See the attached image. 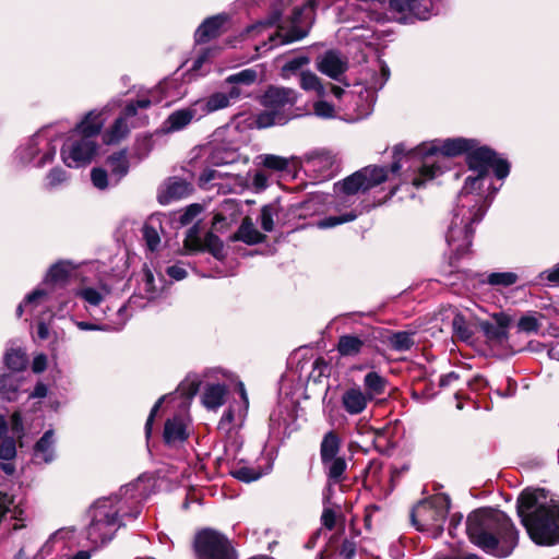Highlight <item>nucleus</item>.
Returning a JSON list of instances; mask_svg holds the SVG:
<instances>
[{"mask_svg":"<svg viewBox=\"0 0 559 559\" xmlns=\"http://www.w3.org/2000/svg\"><path fill=\"white\" fill-rule=\"evenodd\" d=\"M138 481L120 488L119 495L100 498L91 508V523L87 527L88 540L100 546L110 542L117 531L126 525L124 518L136 519L140 509L135 507L130 513L126 511L129 500H135Z\"/></svg>","mask_w":559,"mask_h":559,"instance_id":"20e7f679","label":"nucleus"},{"mask_svg":"<svg viewBox=\"0 0 559 559\" xmlns=\"http://www.w3.org/2000/svg\"><path fill=\"white\" fill-rule=\"evenodd\" d=\"M106 166L110 174L112 186H117L129 173V159L126 151H119L106 159Z\"/></svg>","mask_w":559,"mask_h":559,"instance_id":"393cba45","label":"nucleus"},{"mask_svg":"<svg viewBox=\"0 0 559 559\" xmlns=\"http://www.w3.org/2000/svg\"><path fill=\"white\" fill-rule=\"evenodd\" d=\"M371 400L365 394L360 385L353 384L343 390L341 395V405L348 415H359L364 413Z\"/></svg>","mask_w":559,"mask_h":559,"instance_id":"dca6fc26","label":"nucleus"},{"mask_svg":"<svg viewBox=\"0 0 559 559\" xmlns=\"http://www.w3.org/2000/svg\"><path fill=\"white\" fill-rule=\"evenodd\" d=\"M56 439L52 429L47 430L35 443L33 449V462L35 464H49L56 457Z\"/></svg>","mask_w":559,"mask_h":559,"instance_id":"6ab92c4d","label":"nucleus"},{"mask_svg":"<svg viewBox=\"0 0 559 559\" xmlns=\"http://www.w3.org/2000/svg\"><path fill=\"white\" fill-rule=\"evenodd\" d=\"M413 333L401 331L389 337L390 346L399 352L408 350L414 345Z\"/></svg>","mask_w":559,"mask_h":559,"instance_id":"a19ab883","label":"nucleus"},{"mask_svg":"<svg viewBox=\"0 0 559 559\" xmlns=\"http://www.w3.org/2000/svg\"><path fill=\"white\" fill-rule=\"evenodd\" d=\"M475 145L474 139L449 138L444 140L436 139L430 142H424L415 148L407 150L404 144L394 146L395 162L391 165L390 171L399 173L402 168V159H419L418 176L413 179L416 188L424 186L426 180H431L443 173L440 164V156L453 157L466 153Z\"/></svg>","mask_w":559,"mask_h":559,"instance_id":"7ed1b4c3","label":"nucleus"},{"mask_svg":"<svg viewBox=\"0 0 559 559\" xmlns=\"http://www.w3.org/2000/svg\"><path fill=\"white\" fill-rule=\"evenodd\" d=\"M518 515L531 538L539 545L559 542V500L545 489H526L516 501Z\"/></svg>","mask_w":559,"mask_h":559,"instance_id":"f03ea898","label":"nucleus"},{"mask_svg":"<svg viewBox=\"0 0 559 559\" xmlns=\"http://www.w3.org/2000/svg\"><path fill=\"white\" fill-rule=\"evenodd\" d=\"M385 0H347L344 7L338 9V20L381 22L385 17Z\"/></svg>","mask_w":559,"mask_h":559,"instance_id":"9b49d317","label":"nucleus"},{"mask_svg":"<svg viewBox=\"0 0 559 559\" xmlns=\"http://www.w3.org/2000/svg\"><path fill=\"white\" fill-rule=\"evenodd\" d=\"M290 119V114H283L282 111H274L265 108L264 111L257 115L254 124L259 129H265L273 126L285 124Z\"/></svg>","mask_w":559,"mask_h":559,"instance_id":"cd10ccee","label":"nucleus"},{"mask_svg":"<svg viewBox=\"0 0 559 559\" xmlns=\"http://www.w3.org/2000/svg\"><path fill=\"white\" fill-rule=\"evenodd\" d=\"M453 330H454V333L455 335L463 340V341H468L471 337H472V331L469 330V328L466 325L463 317L461 316H456L454 319H453Z\"/></svg>","mask_w":559,"mask_h":559,"instance_id":"13d9d810","label":"nucleus"},{"mask_svg":"<svg viewBox=\"0 0 559 559\" xmlns=\"http://www.w3.org/2000/svg\"><path fill=\"white\" fill-rule=\"evenodd\" d=\"M240 90L233 87L228 94L217 92L209 96L206 99H198L194 102L195 107L202 110V117L216 110L226 108L229 106L230 100L237 99L240 96Z\"/></svg>","mask_w":559,"mask_h":559,"instance_id":"a211bd4d","label":"nucleus"},{"mask_svg":"<svg viewBox=\"0 0 559 559\" xmlns=\"http://www.w3.org/2000/svg\"><path fill=\"white\" fill-rule=\"evenodd\" d=\"M160 224L156 218H150L142 228L143 239L145 240L146 247L151 251L158 249L160 243V237L158 228Z\"/></svg>","mask_w":559,"mask_h":559,"instance_id":"473e14b6","label":"nucleus"},{"mask_svg":"<svg viewBox=\"0 0 559 559\" xmlns=\"http://www.w3.org/2000/svg\"><path fill=\"white\" fill-rule=\"evenodd\" d=\"M91 180L93 186L98 190H105L109 186H112L110 174L108 175L107 170L104 168H93L91 170Z\"/></svg>","mask_w":559,"mask_h":559,"instance_id":"09e8293b","label":"nucleus"},{"mask_svg":"<svg viewBox=\"0 0 559 559\" xmlns=\"http://www.w3.org/2000/svg\"><path fill=\"white\" fill-rule=\"evenodd\" d=\"M227 386L215 383L207 384L202 394V403L207 409L215 411L221 407L226 400Z\"/></svg>","mask_w":559,"mask_h":559,"instance_id":"bb28decb","label":"nucleus"},{"mask_svg":"<svg viewBox=\"0 0 559 559\" xmlns=\"http://www.w3.org/2000/svg\"><path fill=\"white\" fill-rule=\"evenodd\" d=\"M239 154L234 150L215 147L209 156V163L213 166L229 165L236 163Z\"/></svg>","mask_w":559,"mask_h":559,"instance_id":"58836bf2","label":"nucleus"},{"mask_svg":"<svg viewBox=\"0 0 559 559\" xmlns=\"http://www.w3.org/2000/svg\"><path fill=\"white\" fill-rule=\"evenodd\" d=\"M487 210L486 199L477 197L471 205L462 207L461 194H459L457 204L453 211V217L447 233V242L452 252L457 255L466 253L472 245L474 223H478L484 217Z\"/></svg>","mask_w":559,"mask_h":559,"instance_id":"39448f33","label":"nucleus"},{"mask_svg":"<svg viewBox=\"0 0 559 559\" xmlns=\"http://www.w3.org/2000/svg\"><path fill=\"white\" fill-rule=\"evenodd\" d=\"M143 290L147 299H154L157 295V287L155 286V278L151 270L144 269L143 271Z\"/></svg>","mask_w":559,"mask_h":559,"instance_id":"4d7b16f0","label":"nucleus"},{"mask_svg":"<svg viewBox=\"0 0 559 559\" xmlns=\"http://www.w3.org/2000/svg\"><path fill=\"white\" fill-rule=\"evenodd\" d=\"M313 110L316 116L320 118H333L334 117V107L324 100L316 102L313 105Z\"/></svg>","mask_w":559,"mask_h":559,"instance_id":"0e129e2a","label":"nucleus"},{"mask_svg":"<svg viewBox=\"0 0 559 559\" xmlns=\"http://www.w3.org/2000/svg\"><path fill=\"white\" fill-rule=\"evenodd\" d=\"M299 84L306 92H314L319 97H323L325 95V88L320 79L311 71H301L299 73Z\"/></svg>","mask_w":559,"mask_h":559,"instance_id":"c9c22d12","label":"nucleus"},{"mask_svg":"<svg viewBox=\"0 0 559 559\" xmlns=\"http://www.w3.org/2000/svg\"><path fill=\"white\" fill-rule=\"evenodd\" d=\"M340 439L333 431H329L328 433L324 435L323 440L321 442V461H328L329 459L337 457Z\"/></svg>","mask_w":559,"mask_h":559,"instance_id":"4c0bfd02","label":"nucleus"},{"mask_svg":"<svg viewBox=\"0 0 559 559\" xmlns=\"http://www.w3.org/2000/svg\"><path fill=\"white\" fill-rule=\"evenodd\" d=\"M449 512V502L443 498H433L419 502L412 511V522L418 531L428 532L438 537Z\"/></svg>","mask_w":559,"mask_h":559,"instance_id":"6e6552de","label":"nucleus"},{"mask_svg":"<svg viewBox=\"0 0 559 559\" xmlns=\"http://www.w3.org/2000/svg\"><path fill=\"white\" fill-rule=\"evenodd\" d=\"M265 236L262 235L253 225L249 217H246L239 226L235 239L241 240L248 245L260 243L264 240Z\"/></svg>","mask_w":559,"mask_h":559,"instance_id":"c85d7f7f","label":"nucleus"},{"mask_svg":"<svg viewBox=\"0 0 559 559\" xmlns=\"http://www.w3.org/2000/svg\"><path fill=\"white\" fill-rule=\"evenodd\" d=\"M497 154L488 146L479 145L478 141L475 140V145L466 154V162L471 171L474 175L466 177L464 186L460 192L462 200V207H466L472 204L474 199L477 197H484L477 193L480 190L484 180L488 175L490 165L495 162Z\"/></svg>","mask_w":559,"mask_h":559,"instance_id":"423d86ee","label":"nucleus"},{"mask_svg":"<svg viewBox=\"0 0 559 559\" xmlns=\"http://www.w3.org/2000/svg\"><path fill=\"white\" fill-rule=\"evenodd\" d=\"M498 179H504L510 173V165L506 159L495 156V162L490 165Z\"/></svg>","mask_w":559,"mask_h":559,"instance_id":"e2e57ef3","label":"nucleus"},{"mask_svg":"<svg viewBox=\"0 0 559 559\" xmlns=\"http://www.w3.org/2000/svg\"><path fill=\"white\" fill-rule=\"evenodd\" d=\"M166 273L175 281H181L187 277V270L182 263H176L166 269Z\"/></svg>","mask_w":559,"mask_h":559,"instance_id":"338daca9","label":"nucleus"},{"mask_svg":"<svg viewBox=\"0 0 559 559\" xmlns=\"http://www.w3.org/2000/svg\"><path fill=\"white\" fill-rule=\"evenodd\" d=\"M191 192V186L183 179L171 178L158 193V201L162 204H168L174 200L187 197Z\"/></svg>","mask_w":559,"mask_h":559,"instance_id":"5701e85b","label":"nucleus"},{"mask_svg":"<svg viewBox=\"0 0 559 559\" xmlns=\"http://www.w3.org/2000/svg\"><path fill=\"white\" fill-rule=\"evenodd\" d=\"M185 248L189 252H194V251L201 250L202 241L199 236L197 226H193L189 229L187 237L185 239Z\"/></svg>","mask_w":559,"mask_h":559,"instance_id":"6e6d98bb","label":"nucleus"},{"mask_svg":"<svg viewBox=\"0 0 559 559\" xmlns=\"http://www.w3.org/2000/svg\"><path fill=\"white\" fill-rule=\"evenodd\" d=\"M47 299L48 294L46 290L35 289L33 293L26 296L24 302L19 305L16 314L20 317L24 309H28L34 316H36L35 310L40 306H45Z\"/></svg>","mask_w":559,"mask_h":559,"instance_id":"72a5a7b5","label":"nucleus"},{"mask_svg":"<svg viewBox=\"0 0 559 559\" xmlns=\"http://www.w3.org/2000/svg\"><path fill=\"white\" fill-rule=\"evenodd\" d=\"M518 326L523 332H536L539 328V323L536 318L532 316L522 317L519 320Z\"/></svg>","mask_w":559,"mask_h":559,"instance_id":"69168bd1","label":"nucleus"},{"mask_svg":"<svg viewBox=\"0 0 559 559\" xmlns=\"http://www.w3.org/2000/svg\"><path fill=\"white\" fill-rule=\"evenodd\" d=\"M226 21L227 15L225 14H217L205 19L194 33L195 41L203 44L217 37Z\"/></svg>","mask_w":559,"mask_h":559,"instance_id":"412c9836","label":"nucleus"},{"mask_svg":"<svg viewBox=\"0 0 559 559\" xmlns=\"http://www.w3.org/2000/svg\"><path fill=\"white\" fill-rule=\"evenodd\" d=\"M105 120L102 118V111L91 110L85 115L81 122L73 130L76 135L91 136L94 139L102 130Z\"/></svg>","mask_w":559,"mask_h":559,"instance_id":"a878e982","label":"nucleus"},{"mask_svg":"<svg viewBox=\"0 0 559 559\" xmlns=\"http://www.w3.org/2000/svg\"><path fill=\"white\" fill-rule=\"evenodd\" d=\"M197 559H237L230 540L218 531L204 528L194 538Z\"/></svg>","mask_w":559,"mask_h":559,"instance_id":"9d476101","label":"nucleus"},{"mask_svg":"<svg viewBox=\"0 0 559 559\" xmlns=\"http://www.w3.org/2000/svg\"><path fill=\"white\" fill-rule=\"evenodd\" d=\"M317 68L331 79L338 80L347 70V60L337 51L329 50L318 58Z\"/></svg>","mask_w":559,"mask_h":559,"instance_id":"f3484780","label":"nucleus"},{"mask_svg":"<svg viewBox=\"0 0 559 559\" xmlns=\"http://www.w3.org/2000/svg\"><path fill=\"white\" fill-rule=\"evenodd\" d=\"M276 211L273 205H264L261 210V227L264 231H272L274 229V215Z\"/></svg>","mask_w":559,"mask_h":559,"instance_id":"5fc2aeb1","label":"nucleus"},{"mask_svg":"<svg viewBox=\"0 0 559 559\" xmlns=\"http://www.w3.org/2000/svg\"><path fill=\"white\" fill-rule=\"evenodd\" d=\"M411 23L413 19L427 20L431 15V1L430 0H412L409 7Z\"/></svg>","mask_w":559,"mask_h":559,"instance_id":"37998d69","label":"nucleus"},{"mask_svg":"<svg viewBox=\"0 0 559 559\" xmlns=\"http://www.w3.org/2000/svg\"><path fill=\"white\" fill-rule=\"evenodd\" d=\"M225 176L227 177L228 175L216 169L207 168L200 175L199 180L202 187H205L211 182H214V186H218L219 183L216 182V180L223 179Z\"/></svg>","mask_w":559,"mask_h":559,"instance_id":"bf43d9fd","label":"nucleus"},{"mask_svg":"<svg viewBox=\"0 0 559 559\" xmlns=\"http://www.w3.org/2000/svg\"><path fill=\"white\" fill-rule=\"evenodd\" d=\"M16 455L15 442L11 438L2 440L0 444V459L2 461H12Z\"/></svg>","mask_w":559,"mask_h":559,"instance_id":"052dcab7","label":"nucleus"},{"mask_svg":"<svg viewBox=\"0 0 559 559\" xmlns=\"http://www.w3.org/2000/svg\"><path fill=\"white\" fill-rule=\"evenodd\" d=\"M308 164L313 168L330 169L334 164V158L330 153H317L310 157Z\"/></svg>","mask_w":559,"mask_h":559,"instance_id":"3c124183","label":"nucleus"},{"mask_svg":"<svg viewBox=\"0 0 559 559\" xmlns=\"http://www.w3.org/2000/svg\"><path fill=\"white\" fill-rule=\"evenodd\" d=\"M96 152L97 144L95 139L76 135L73 131L71 139L61 148V157L68 167L79 168L90 164Z\"/></svg>","mask_w":559,"mask_h":559,"instance_id":"f8f14e48","label":"nucleus"},{"mask_svg":"<svg viewBox=\"0 0 559 559\" xmlns=\"http://www.w3.org/2000/svg\"><path fill=\"white\" fill-rule=\"evenodd\" d=\"M492 319L495 322L484 321L480 323L481 331L488 340L502 342L507 337L510 318L503 312H497L493 313Z\"/></svg>","mask_w":559,"mask_h":559,"instance_id":"b1692460","label":"nucleus"},{"mask_svg":"<svg viewBox=\"0 0 559 559\" xmlns=\"http://www.w3.org/2000/svg\"><path fill=\"white\" fill-rule=\"evenodd\" d=\"M19 392V377L13 373L0 374V396L7 401H15Z\"/></svg>","mask_w":559,"mask_h":559,"instance_id":"2f4dec72","label":"nucleus"},{"mask_svg":"<svg viewBox=\"0 0 559 559\" xmlns=\"http://www.w3.org/2000/svg\"><path fill=\"white\" fill-rule=\"evenodd\" d=\"M151 100L148 98H140L136 102L129 103L123 115L117 118L114 124L104 133V142L107 144L118 143L129 133L127 119L136 115L138 109L148 108Z\"/></svg>","mask_w":559,"mask_h":559,"instance_id":"ddd939ff","label":"nucleus"},{"mask_svg":"<svg viewBox=\"0 0 559 559\" xmlns=\"http://www.w3.org/2000/svg\"><path fill=\"white\" fill-rule=\"evenodd\" d=\"M309 62L310 59L307 56H298L288 60L282 68V76L288 79Z\"/></svg>","mask_w":559,"mask_h":559,"instance_id":"de8ad7c7","label":"nucleus"},{"mask_svg":"<svg viewBox=\"0 0 559 559\" xmlns=\"http://www.w3.org/2000/svg\"><path fill=\"white\" fill-rule=\"evenodd\" d=\"M202 206L200 204H190L185 209V211L179 216V222L181 225H188L193 222V219L199 216L202 212Z\"/></svg>","mask_w":559,"mask_h":559,"instance_id":"680f3d73","label":"nucleus"},{"mask_svg":"<svg viewBox=\"0 0 559 559\" xmlns=\"http://www.w3.org/2000/svg\"><path fill=\"white\" fill-rule=\"evenodd\" d=\"M68 179L67 171L60 167L52 168L46 176V185L53 189L66 182Z\"/></svg>","mask_w":559,"mask_h":559,"instance_id":"603ef678","label":"nucleus"},{"mask_svg":"<svg viewBox=\"0 0 559 559\" xmlns=\"http://www.w3.org/2000/svg\"><path fill=\"white\" fill-rule=\"evenodd\" d=\"M3 361L4 366L14 374L15 372L25 369L27 365V357L22 349L11 348L7 350Z\"/></svg>","mask_w":559,"mask_h":559,"instance_id":"e433bc0d","label":"nucleus"},{"mask_svg":"<svg viewBox=\"0 0 559 559\" xmlns=\"http://www.w3.org/2000/svg\"><path fill=\"white\" fill-rule=\"evenodd\" d=\"M322 464L330 481L336 484L343 479V475L347 467L344 457L337 456L329 459L328 461H322Z\"/></svg>","mask_w":559,"mask_h":559,"instance_id":"f704fd0d","label":"nucleus"},{"mask_svg":"<svg viewBox=\"0 0 559 559\" xmlns=\"http://www.w3.org/2000/svg\"><path fill=\"white\" fill-rule=\"evenodd\" d=\"M298 93L289 87L271 86L269 87L263 97L262 105L274 111H282L289 114L288 110L296 104Z\"/></svg>","mask_w":559,"mask_h":559,"instance_id":"4468645a","label":"nucleus"},{"mask_svg":"<svg viewBox=\"0 0 559 559\" xmlns=\"http://www.w3.org/2000/svg\"><path fill=\"white\" fill-rule=\"evenodd\" d=\"M260 159V164L265 168L283 171L288 168L289 159L283 156L273 155V154H262L258 156Z\"/></svg>","mask_w":559,"mask_h":559,"instance_id":"79ce46f5","label":"nucleus"},{"mask_svg":"<svg viewBox=\"0 0 559 559\" xmlns=\"http://www.w3.org/2000/svg\"><path fill=\"white\" fill-rule=\"evenodd\" d=\"M365 346V340L357 335H342L338 338L337 350L342 356H356Z\"/></svg>","mask_w":559,"mask_h":559,"instance_id":"7c9ffc66","label":"nucleus"},{"mask_svg":"<svg viewBox=\"0 0 559 559\" xmlns=\"http://www.w3.org/2000/svg\"><path fill=\"white\" fill-rule=\"evenodd\" d=\"M466 532L471 542L484 551L507 557L518 543V532L502 511L481 508L468 514Z\"/></svg>","mask_w":559,"mask_h":559,"instance_id":"f257e3e1","label":"nucleus"},{"mask_svg":"<svg viewBox=\"0 0 559 559\" xmlns=\"http://www.w3.org/2000/svg\"><path fill=\"white\" fill-rule=\"evenodd\" d=\"M231 475L245 483H250L259 479L261 477V473L255 471L254 468L247 467V466H240L238 468H235L231 472Z\"/></svg>","mask_w":559,"mask_h":559,"instance_id":"864d4df0","label":"nucleus"},{"mask_svg":"<svg viewBox=\"0 0 559 559\" xmlns=\"http://www.w3.org/2000/svg\"><path fill=\"white\" fill-rule=\"evenodd\" d=\"M357 217V214L355 212H348V213H345L343 215H338V216H329V217H325L323 219H320L318 223H317V226L320 228V229H326V228H332V227H335L340 224H343V223H347V222H352L354 221L355 218Z\"/></svg>","mask_w":559,"mask_h":559,"instance_id":"49530a36","label":"nucleus"},{"mask_svg":"<svg viewBox=\"0 0 559 559\" xmlns=\"http://www.w3.org/2000/svg\"><path fill=\"white\" fill-rule=\"evenodd\" d=\"M365 394L372 401L385 392L386 380L376 371L368 372L364 378Z\"/></svg>","mask_w":559,"mask_h":559,"instance_id":"c756f323","label":"nucleus"},{"mask_svg":"<svg viewBox=\"0 0 559 559\" xmlns=\"http://www.w3.org/2000/svg\"><path fill=\"white\" fill-rule=\"evenodd\" d=\"M542 281L547 280L549 283H559V262L550 270L544 271L539 274Z\"/></svg>","mask_w":559,"mask_h":559,"instance_id":"774afa93","label":"nucleus"},{"mask_svg":"<svg viewBox=\"0 0 559 559\" xmlns=\"http://www.w3.org/2000/svg\"><path fill=\"white\" fill-rule=\"evenodd\" d=\"M411 5L412 0H390L391 10L401 14L396 20L404 24L411 23V17L408 15Z\"/></svg>","mask_w":559,"mask_h":559,"instance_id":"8fccbe9b","label":"nucleus"},{"mask_svg":"<svg viewBox=\"0 0 559 559\" xmlns=\"http://www.w3.org/2000/svg\"><path fill=\"white\" fill-rule=\"evenodd\" d=\"M519 276L514 272H493L487 276V283L492 286L509 287L515 284Z\"/></svg>","mask_w":559,"mask_h":559,"instance_id":"c03bdc74","label":"nucleus"},{"mask_svg":"<svg viewBox=\"0 0 559 559\" xmlns=\"http://www.w3.org/2000/svg\"><path fill=\"white\" fill-rule=\"evenodd\" d=\"M109 294L110 288L104 284L98 286L84 285L75 290V296L83 300L84 308L90 312L92 308L98 307Z\"/></svg>","mask_w":559,"mask_h":559,"instance_id":"4be33fe9","label":"nucleus"},{"mask_svg":"<svg viewBox=\"0 0 559 559\" xmlns=\"http://www.w3.org/2000/svg\"><path fill=\"white\" fill-rule=\"evenodd\" d=\"M202 110H199L194 103L189 107L173 111L162 124L164 133H174L185 129L193 120L202 118Z\"/></svg>","mask_w":559,"mask_h":559,"instance_id":"2eb2a0df","label":"nucleus"},{"mask_svg":"<svg viewBox=\"0 0 559 559\" xmlns=\"http://www.w3.org/2000/svg\"><path fill=\"white\" fill-rule=\"evenodd\" d=\"M72 265L69 262L60 261L55 263L48 270L45 282L46 283H63L72 271Z\"/></svg>","mask_w":559,"mask_h":559,"instance_id":"ea45409f","label":"nucleus"},{"mask_svg":"<svg viewBox=\"0 0 559 559\" xmlns=\"http://www.w3.org/2000/svg\"><path fill=\"white\" fill-rule=\"evenodd\" d=\"M57 153L55 130L52 127L41 129L34 134L25 145L19 148V156L23 163L43 168L50 164Z\"/></svg>","mask_w":559,"mask_h":559,"instance_id":"1a4fd4ad","label":"nucleus"},{"mask_svg":"<svg viewBox=\"0 0 559 559\" xmlns=\"http://www.w3.org/2000/svg\"><path fill=\"white\" fill-rule=\"evenodd\" d=\"M164 440L169 447H178L188 438L187 423L181 416L167 419L164 427Z\"/></svg>","mask_w":559,"mask_h":559,"instance_id":"aec40b11","label":"nucleus"},{"mask_svg":"<svg viewBox=\"0 0 559 559\" xmlns=\"http://www.w3.org/2000/svg\"><path fill=\"white\" fill-rule=\"evenodd\" d=\"M385 167L367 166L334 183V192L342 204L350 203L359 192H366L388 179Z\"/></svg>","mask_w":559,"mask_h":559,"instance_id":"0eeeda50","label":"nucleus"},{"mask_svg":"<svg viewBox=\"0 0 559 559\" xmlns=\"http://www.w3.org/2000/svg\"><path fill=\"white\" fill-rule=\"evenodd\" d=\"M257 79H258L257 70L249 68V69H243L235 74L229 75L226 79V82L230 83V84L251 85L257 81Z\"/></svg>","mask_w":559,"mask_h":559,"instance_id":"a18cd8bd","label":"nucleus"}]
</instances>
